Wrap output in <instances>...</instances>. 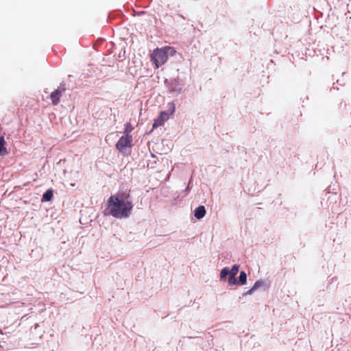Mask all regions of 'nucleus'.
<instances>
[{"instance_id": "f257e3e1", "label": "nucleus", "mask_w": 351, "mask_h": 351, "mask_svg": "<svg viewBox=\"0 0 351 351\" xmlns=\"http://www.w3.org/2000/svg\"><path fill=\"white\" fill-rule=\"evenodd\" d=\"M130 195L126 193H118L109 197L107 202L108 209L110 215L116 218H127L132 213V203L128 199Z\"/></svg>"}, {"instance_id": "f03ea898", "label": "nucleus", "mask_w": 351, "mask_h": 351, "mask_svg": "<svg viewBox=\"0 0 351 351\" xmlns=\"http://www.w3.org/2000/svg\"><path fill=\"white\" fill-rule=\"evenodd\" d=\"M176 53V49L170 46L156 48L151 53L150 60L156 68H159L167 62L169 56H173Z\"/></svg>"}, {"instance_id": "7ed1b4c3", "label": "nucleus", "mask_w": 351, "mask_h": 351, "mask_svg": "<svg viewBox=\"0 0 351 351\" xmlns=\"http://www.w3.org/2000/svg\"><path fill=\"white\" fill-rule=\"evenodd\" d=\"M132 143V136H121L116 144L117 149L123 152L126 147H131Z\"/></svg>"}, {"instance_id": "20e7f679", "label": "nucleus", "mask_w": 351, "mask_h": 351, "mask_svg": "<svg viewBox=\"0 0 351 351\" xmlns=\"http://www.w3.org/2000/svg\"><path fill=\"white\" fill-rule=\"evenodd\" d=\"M66 90L64 85H60L56 90L52 92L50 95L51 102L53 105H58L60 102V98L63 93Z\"/></svg>"}, {"instance_id": "39448f33", "label": "nucleus", "mask_w": 351, "mask_h": 351, "mask_svg": "<svg viewBox=\"0 0 351 351\" xmlns=\"http://www.w3.org/2000/svg\"><path fill=\"white\" fill-rule=\"evenodd\" d=\"M169 114L168 112L165 111L161 112L159 117L154 120L153 128H156L158 126L162 125L164 123L169 119Z\"/></svg>"}, {"instance_id": "423d86ee", "label": "nucleus", "mask_w": 351, "mask_h": 351, "mask_svg": "<svg viewBox=\"0 0 351 351\" xmlns=\"http://www.w3.org/2000/svg\"><path fill=\"white\" fill-rule=\"evenodd\" d=\"M205 214H206V209L204 206H199L195 210L194 215L197 219H200L202 217H204Z\"/></svg>"}, {"instance_id": "0eeeda50", "label": "nucleus", "mask_w": 351, "mask_h": 351, "mask_svg": "<svg viewBox=\"0 0 351 351\" xmlns=\"http://www.w3.org/2000/svg\"><path fill=\"white\" fill-rule=\"evenodd\" d=\"M8 154V149L5 147V141L3 136H0V156H4Z\"/></svg>"}, {"instance_id": "6e6552de", "label": "nucleus", "mask_w": 351, "mask_h": 351, "mask_svg": "<svg viewBox=\"0 0 351 351\" xmlns=\"http://www.w3.org/2000/svg\"><path fill=\"white\" fill-rule=\"evenodd\" d=\"M238 281L240 285H244L247 283V274L244 271L240 272Z\"/></svg>"}, {"instance_id": "1a4fd4ad", "label": "nucleus", "mask_w": 351, "mask_h": 351, "mask_svg": "<svg viewBox=\"0 0 351 351\" xmlns=\"http://www.w3.org/2000/svg\"><path fill=\"white\" fill-rule=\"evenodd\" d=\"M134 130V128L132 127L131 123L128 122L124 125V135L125 136H132L130 133Z\"/></svg>"}, {"instance_id": "9d476101", "label": "nucleus", "mask_w": 351, "mask_h": 351, "mask_svg": "<svg viewBox=\"0 0 351 351\" xmlns=\"http://www.w3.org/2000/svg\"><path fill=\"white\" fill-rule=\"evenodd\" d=\"M53 195V191L52 189L47 190L43 195V200L50 201L51 200Z\"/></svg>"}, {"instance_id": "9b49d317", "label": "nucleus", "mask_w": 351, "mask_h": 351, "mask_svg": "<svg viewBox=\"0 0 351 351\" xmlns=\"http://www.w3.org/2000/svg\"><path fill=\"white\" fill-rule=\"evenodd\" d=\"M230 269L228 267H226L223 268L220 272V279L221 280H225L226 279L227 276H230Z\"/></svg>"}, {"instance_id": "f8f14e48", "label": "nucleus", "mask_w": 351, "mask_h": 351, "mask_svg": "<svg viewBox=\"0 0 351 351\" xmlns=\"http://www.w3.org/2000/svg\"><path fill=\"white\" fill-rule=\"evenodd\" d=\"M228 285H239L238 279L236 278L234 276L230 275L228 277Z\"/></svg>"}, {"instance_id": "ddd939ff", "label": "nucleus", "mask_w": 351, "mask_h": 351, "mask_svg": "<svg viewBox=\"0 0 351 351\" xmlns=\"http://www.w3.org/2000/svg\"><path fill=\"white\" fill-rule=\"evenodd\" d=\"M239 265H234L232 267L231 269H230V275L236 276V275L239 272Z\"/></svg>"}, {"instance_id": "4468645a", "label": "nucleus", "mask_w": 351, "mask_h": 351, "mask_svg": "<svg viewBox=\"0 0 351 351\" xmlns=\"http://www.w3.org/2000/svg\"><path fill=\"white\" fill-rule=\"evenodd\" d=\"M263 286H264V281L262 280H258L254 283L252 287L254 288V290L256 291L259 287Z\"/></svg>"}, {"instance_id": "2eb2a0df", "label": "nucleus", "mask_w": 351, "mask_h": 351, "mask_svg": "<svg viewBox=\"0 0 351 351\" xmlns=\"http://www.w3.org/2000/svg\"><path fill=\"white\" fill-rule=\"evenodd\" d=\"M169 110H171V114H173L175 112V105L173 103L169 104Z\"/></svg>"}, {"instance_id": "dca6fc26", "label": "nucleus", "mask_w": 351, "mask_h": 351, "mask_svg": "<svg viewBox=\"0 0 351 351\" xmlns=\"http://www.w3.org/2000/svg\"><path fill=\"white\" fill-rule=\"evenodd\" d=\"M254 291L255 290H254V288L252 287L250 289H249L247 292L244 293V295H252Z\"/></svg>"}, {"instance_id": "f3484780", "label": "nucleus", "mask_w": 351, "mask_h": 351, "mask_svg": "<svg viewBox=\"0 0 351 351\" xmlns=\"http://www.w3.org/2000/svg\"><path fill=\"white\" fill-rule=\"evenodd\" d=\"M39 326L38 324H34V329L36 330V328H38Z\"/></svg>"}, {"instance_id": "a211bd4d", "label": "nucleus", "mask_w": 351, "mask_h": 351, "mask_svg": "<svg viewBox=\"0 0 351 351\" xmlns=\"http://www.w3.org/2000/svg\"><path fill=\"white\" fill-rule=\"evenodd\" d=\"M79 223H80V224H84V225H86V224H87V223H83L82 220H80V221H79Z\"/></svg>"}, {"instance_id": "6ab92c4d", "label": "nucleus", "mask_w": 351, "mask_h": 351, "mask_svg": "<svg viewBox=\"0 0 351 351\" xmlns=\"http://www.w3.org/2000/svg\"><path fill=\"white\" fill-rule=\"evenodd\" d=\"M0 333H1V334H3V332H1V330H0Z\"/></svg>"}]
</instances>
